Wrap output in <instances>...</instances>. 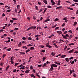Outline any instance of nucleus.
Instances as JSON below:
<instances>
[{"instance_id": "29", "label": "nucleus", "mask_w": 78, "mask_h": 78, "mask_svg": "<svg viewBox=\"0 0 78 78\" xmlns=\"http://www.w3.org/2000/svg\"><path fill=\"white\" fill-rule=\"evenodd\" d=\"M20 70H22H22H23V69H25V67H20Z\"/></svg>"}, {"instance_id": "42", "label": "nucleus", "mask_w": 78, "mask_h": 78, "mask_svg": "<svg viewBox=\"0 0 78 78\" xmlns=\"http://www.w3.org/2000/svg\"><path fill=\"white\" fill-rule=\"evenodd\" d=\"M12 20H17V19L15 18H12Z\"/></svg>"}, {"instance_id": "2", "label": "nucleus", "mask_w": 78, "mask_h": 78, "mask_svg": "<svg viewBox=\"0 0 78 78\" xmlns=\"http://www.w3.org/2000/svg\"><path fill=\"white\" fill-rule=\"evenodd\" d=\"M51 68H50V69L51 70V71H53V70L54 69L53 68V66H52V64L51 65Z\"/></svg>"}, {"instance_id": "60", "label": "nucleus", "mask_w": 78, "mask_h": 78, "mask_svg": "<svg viewBox=\"0 0 78 78\" xmlns=\"http://www.w3.org/2000/svg\"><path fill=\"white\" fill-rule=\"evenodd\" d=\"M48 45H49V43L48 42V43H47L46 47H47V46H48Z\"/></svg>"}, {"instance_id": "10", "label": "nucleus", "mask_w": 78, "mask_h": 78, "mask_svg": "<svg viewBox=\"0 0 78 78\" xmlns=\"http://www.w3.org/2000/svg\"><path fill=\"white\" fill-rule=\"evenodd\" d=\"M30 76H31V77H33V78H36V76H34V74H31L30 75Z\"/></svg>"}, {"instance_id": "18", "label": "nucleus", "mask_w": 78, "mask_h": 78, "mask_svg": "<svg viewBox=\"0 0 78 78\" xmlns=\"http://www.w3.org/2000/svg\"><path fill=\"white\" fill-rule=\"evenodd\" d=\"M55 54H56L55 53H54V52H51V55H52V56H55Z\"/></svg>"}, {"instance_id": "41", "label": "nucleus", "mask_w": 78, "mask_h": 78, "mask_svg": "<svg viewBox=\"0 0 78 78\" xmlns=\"http://www.w3.org/2000/svg\"><path fill=\"white\" fill-rule=\"evenodd\" d=\"M30 50H32L33 49H34V48L33 47H31L30 48Z\"/></svg>"}, {"instance_id": "15", "label": "nucleus", "mask_w": 78, "mask_h": 78, "mask_svg": "<svg viewBox=\"0 0 78 78\" xmlns=\"http://www.w3.org/2000/svg\"><path fill=\"white\" fill-rule=\"evenodd\" d=\"M65 60L66 62H69V58H66Z\"/></svg>"}, {"instance_id": "47", "label": "nucleus", "mask_w": 78, "mask_h": 78, "mask_svg": "<svg viewBox=\"0 0 78 78\" xmlns=\"http://www.w3.org/2000/svg\"><path fill=\"white\" fill-rule=\"evenodd\" d=\"M36 75L37 76L39 77V78H41V77H40V76H39V74H36Z\"/></svg>"}, {"instance_id": "58", "label": "nucleus", "mask_w": 78, "mask_h": 78, "mask_svg": "<svg viewBox=\"0 0 78 78\" xmlns=\"http://www.w3.org/2000/svg\"><path fill=\"white\" fill-rule=\"evenodd\" d=\"M11 50V48H9L7 49V51H10V50Z\"/></svg>"}, {"instance_id": "26", "label": "nucleus", "mask_w": 78, "mask_h": 78, "mask_svg": "<svg viewBox=\"0 0 78 78\" xmlns=\"http://www.w3.org/2000/svg\"><path fill=\"white\" fill-rule=\"evenodd\" d=\"M20 54H22V55H25V53L23 52H20Z\"/></svg>"}, {"instance_id": "9", "label": "nucleus", "mask_w": 78, "mask_h": 78, "mask_svg": "<svg viewBox=\"0 0 78 78\" xmlns=\"http://www.w3.org/2000/svg\"><path fill=\"white\" fill-rule=\"evenodd\" d=\"M52 66L54 67H58V66L55 64H52Z\"/></svg>"}, {"instance_id": "21", "label": "nucleus", "mask_w": 78, "mask_h": 78, "mask_svg": "<svg viewBox=\"0 0 78 78\" xmlns=\"http://www.w3.org/2000/svg\"><path fill=\"white\" fill-rule=\"evenodd\" d=\"M76 76H77V75L76 74L73 73V76H74V77H76Z\"/></svg>"}, {"instance_id": "25", "label": "nucleus", "mask_w": 78, "mask_h": 78, "mask_svg": "<svg viewBox=\"0 0 78 78\" xmlns=\"http://www.w3.org/2000/svg\"><path fill=\"white\" fill-rule=\"evenodd\" d=\"M59 27H55V31H56V30H58V29H59Z\"/></svg>"}, {"instance_id": "36", "label": "nucleus", "mask_w": 78, "mask_h": 78, "mask_svg": "<svg viewBox=\"0 0 78 78\" xmlns=\"http://www.w3.org/2000/svg\"><path fill=\"white\" fill-rule=\"evenodd\" d=\"M30 51V50L28 49L26 51V53H28V52H29Z\"/></svg>"}, {"instance_id": "49", "label": "nucleus", "mask_w": 78, "mask_h": 78, "mask_svg": "<svg viewBox=\"0 0 78 78\" xmlns=\"http://www.w3.org/2000/svg\"><path fill=\"white\" fill-rule=\"evenodd\" d=\"M41 51L42 52H43V53H45V50H42Z\"/></svg>"}, {"instance_id": "51", "label": "nucleus", "mask_w": 78, "mask_h": 78, "mask_svg": "<svg viewBox=\"0 0 78 78\" xmlns=\"http://www.w3.org/2000/svg\"><path fill=\"white\" fill-rule=\"evenodd\" d=\"M10 22L11 23H13V22H14V20H10Z\"/></svg>"}, {"instance_id": "16", "label": "nucleus", "mask_w": 78, "mask_h": 78, "mask_svg": "<svg viewBox=\"0 0 78 78\" xmlns=\"http://www.w3.org/2000/svg\"><path fill=\"white\" fill-rule=\"evenodd\" d=\"M66 56V55H62L61 56V57L62 58H65Z\"/></svg>"}, {"instance_id": "43", "label": "nucleus", "mask_w": 78, "mask_h": 78, "mask_svg": "<svg viewBox=\"0 0 78 78\" xmlns=\"http://www.w3.org/2000/svg\"><path fill=\"white\" fill-rule=\"evenodd\" d=\"M26 37H23L22 38V39H23V40H26Z\"/></svg>"}, {"instance_id": "7", "label": "nucleus", "mask_w": 78, "mask_h": 78, "mask_svg": "<svg viewBox=\"0 0 78 78\" xmlns=\"http://www.w3.org/2000/svg\"><path fill=\"white\" fill-rule=\"evenodd\" d=\"M74 51V49H73L72 50H71L68 51V53H71L73 52Z\"/></svg>"}, {"instance_id": "64", "label": "nucleus", "mask_w": 78, "mask_h": 78, "mask_svg": "<svg viewBox=\"0 0 78 78\" xmlns=\"http://www.w3.org/2000/svg\"><path fill=\"white\" fill-rule=\"evenodd\" d=\"M11 10H8L6 11V12H10Z\"/></svg>"}, {"instance_id": "30", "label": "nucleus", "mask_w": 78, "mask_h": 78, "mask_svg": "<svg viewBox=\"0 0 78 78\" xmlns=\"http://www.w3.org/2000/svg\"><path fill=\"white\" fill-rule=\"evenodd\" d=\"M11 41L10 40H8L7 41H5L4 42H6V43H8L9 42H10Z\"/></svg>"}, {"instance_id": "1", "label": "nucleus", "mask_w": 78, "mask_h": 78, "mask_svg": "<svg viewBox=\"0 0 78 78\" xmlns=\"http://www.w3.org/2000/svg\"><path fill=\"white\" fill-rule=\"evenodd\" d=\"M62 36L64 39H67V37H69V35L68 34H66L65 35L62 34Z\"/></svg>"}, {"instance_id": "4", "label": "nucleus", "mask_w": 78, "mask_h": 78, "mask_svg": "<svg viewBox=\"0 0 78 78\" xmlns=\"http://www.w3.org/2000/svg\"><path fill=\"white\" fill-rule=\"evenodd\" d=\"M57 33H58V34H62V32H61V31H58L57 32Z\"/></svg>"}, {"instance_id": "38", "label": "nucleus", "mask_w": 78, "mask_h": 78, "mask_svg": "<svg viewBox=\"0 0 78 78\" xmlns=\"http://www.w3.org/2000/svg\"><path fill=\"white\" fill-rule=\"evenodd\" d=\"M32 39L31 38V37H29L28 39V40H29V41H31V40H32Z\"/></svg>"}, {"instance_id": "50", "label": "nucleus", "mask_w": 78, "mask_h": 78, "mask_svg": "<svg viewBox=\"0 0 78 78\" xmlns=\"http://www.w3.org/2000/svg\"><path fill=\"white\" fill-rule=\"evenodd\" d=\"M73 2H78V0H73Z\"/></svg>"}, {"instance_id": "46", "label": "nucleus", "mask_w": 78, "mask_h": 78, "mask_svg": "<svg viewBox=\"0 0 78 78\" xmlns=\"http://www.w3.org/2000/svg\"><path fill=\"white\" fill-rule=\"evenodd\" d=\"M47 47H48L49 48H51V47H51V46H50V45H48Z\"/></svg>"}, {"instance_id": "6", "label": "nucleus", "mask_w": 78, "mask_h": 78, "mask_svg": "<svg viewBox=\"0 0 78 78\" xmlns=\"http://www.w3.org/2000/svg\"><path fill=\"white\" fill-rule=\"evenodd\" d=\"M60 3H61V0H59L58 1L57 5L59 6L61 5Z\"/></svg>"}, {"instance_id": "33", "label": "nucleus", "mask_w": 78, "mask_h": 78, "mask_svg": "<svg viewBox=\"0 0 78 78\" xmlns=\"http://www.w3.org/2000/svg\"><path fill=\"white\" fill-rule=\"evenodd\" d=\"M67 48V46H65L64 48V49L63 50H66V49Z\"/></svg>"}, {"instance_id": "40", "label": "nucleus", "mask_w": 78, "mask_h": 78, "mask_svg": "<svg viewBox=\"0 0 78 78\" xmlns=\"http://www.w3.org/2000/svg\"><path fill=\"white\" fill-rule=\"evenodd\" d=\"M33 19H34V20H36V16H33Z\"/></svg>"}, {"instance_id": "14", "label": "nucleus", "mask_w": 78, "mask_h": 78, "mask_svg": "<svg viewBox=\"0 0 78 78\" xmlns=\"http://www.w3.org/2000/svg\"><path fill=\"white\" fill-rule=\"evenodd\" d=\"M55 46V47H56V48H58V45H56V43H54L53 44Z\"/></svg>"}, {"instance_id": "62", "label": "nucleus", "mask_w": 78, "mask_h": 78, "mask_svg": "<svg viewBox=\"0 0 78 78\" xmlns=\"http://www.w3.org/2000/svg\"><path fill=\"white\" fill-rule=\"evenodd\" d=\"M76 14H78V10H77L76 11Z\"/></svg>"}, {"instance_id": "39", "label": "nucleus", "mask_w": 78, "mask_h": 78, "mask_svg": "<svg viewBox=\"0 0 78 78\" xmlns=\"http://www.w3.org/2000/svg\"><path fill=\"white\" fill-rule=\"evenodd\" d=\"M40 47H41V48H44L45 47V46H44L43 45H41L40 46Z\"/></svg>"}, {"instance_id": "20", "label": "nucleus", "mask_w": 78, "mask_h": 78, "mask_svg": "<svg viewBox=\"0 0 78 78\" xmlns=\"http://www.w3.org/2000/svg\"><path fill=\"white\" fill-rule=\"evenodd\" d=\"M22 45V43H21V42H20L19 43V44H18V47H20V45Z\"/></svg>"}, {"instance_id": "27", "label": "nucleus", "mask_w": 78, "mask_h": 78, "mask_svg": "<svg viewBox=\"0 0 78 78\" xmlns=\"http://www.w3.org/2000/svg\"><path fill=\"white\" fill-rule=\"evenodd\" d=\"M70 62V63H71V64H74V61H73L72 62V61H71Z\"/></svg>"}, {"instance_id": "23", "label": "nucleus", "mask_w": 78, "mask_h": 78, "mask_svg": "<svg viewBox=\"0 0 78 78\" xmlns=\"http://www.w3.org/2000/svg\"><path fill=\"white\" fill-rule=\"evenodd\" d=\"M47 59V57L45 56L42 59L43 60H45V59Z\"/></svg>"}, {"instance_id": "54", "label": "nucleus", "mask_w": 78, "mask_h": 78, "mask_svg": "<svg viewBox=\"0 0 78 78\" xmlns=\"http://www.w3.org/2000/svg\"><path fill=\"white\" fill-rule=\"evenodd\" d=\"M51 4H52V6H53V5H55V2H54L53 3H52Z\"/></svg>"}, {"instance_id": "45", "label": "nucleus", "mask_w": 78, "mask_h": 78, "mask_svg": "<svg viewBox=\"0 0 78 78\" xmlns=\"http://www.w3.org/2000/svg\"><path fill=\"white\" fill-rule=\"evenodd\" d=\"M36 28V27L35 26H33V29L34 30H35Z\"/></svg>"}, {"instance_id": "35", "label": "nucleus", "mask_w": 78, "mask_h": 78, "mask_svg": "<svg viewBox=\"0 0 78 78\" xmlns=\"http://www.w3.org/2000/svg\"><path fill=\"white\" fill-rule=\"evenodd\" d=\"M22 66H23V64H21L20 66H17V67L18 68L19 67H22Z\"/></svg>"}, {"instance_id": "8", "label": "nucleus", "mask_w": 78, "mask_h": 78, "mask_svg": "<svg viewBox=\"0 0 78 78\" xmlns=\"http://www.w3.org/2000/svg\"><path fill=\"white\" fill-rule=\"evenodd\" d=\"M30 70H29V69H28L27 70H26L25 71V73H29V72H30Z\"/></svg>"}, {"instance_id": "34", "label": "nucleus", "mask_w": 78, "mask_h": 78, "mask_svg": "<svg viewBox=\"0 0 78 78\" xmlns=\"http://www.w3.org/2000/svg\"><path fill=\"white\" fill-rule=\"evenodd\" d=\"M38 4L41 6L42 5V3L41 2H38Z\"/></svg>"}, {"instance_id": "53", "label": "nucleus", "mask_w": 78, "mask_h": 78, "mask_svg": "<svg viewBox=\"0 0 78 78\" xmlns=\"http://www.w3.org/2000/svg\"><path fill=\"white\" fill-rule=\"evenodd\" d=\"M47 64H50V62H48V61H47L46 62Z\"/></svg>"}, {"instance_id": "24", "label": "nucleus", "mask_w": 78, "mask_h": 78, "mask_svg": "<svg viewBox=\"0 0 78 78\" xmlns=\"http://www.w3.org/2000/svg\"><path fill=\"white\" fill-rule=\"evenodd\" d=\"M67 19H68V18L67 17H65L63 18L62 20H67Z\"/></svg>"}, {"instance_id": "44", "label": "nucleus", "mask_w": 78, "mask_h": 78, "mask_svg": "<svg viewBox=\"0 0 78 78\" xmlns=\"http://www.w3.org/2000/svg\"><path fill=\"white\" fill-rule=\"evenodd\" d=\"M30 69H31V70H33V66H30Z\"/></svg>"}, {"instance_id": "22", "label": "nucleus", "mask_w": 78, "mask_h": 78, "mask_svg": "<svg viewBox=\"0 0 78 78\" xmlns=\"http://www.w3.org/2000/svg\"><path fill=\"white\" fill-rule=\"evenodd\" d=\"M59 20V19L56 18L54 20L55 22H56L57 21H58Z\"/></svg>"}, {"instance_id": "55", "label": "nucleus", "mask_w": 78, "mask_h": 78, "mask_svg": "<svg viewBox=\"0 0 78 78\" xmlns=\"http://www.w3.org/2000/svg\"><path fill=\"white\" fill-rule=\"evenodd\" d=\"M11 62V63L12 64H14V62L13 61H10Z\"/></svg>"}, {"instance_id": "48", "label": "nucleus", "mask_w": 78, "mask_h": 78, "mask_svg": "<svg viewBox=\"0 0 78 78\" xmlns=\"http://www.w3.org/2000/svg\"><path fill=\"white\" fill-rule=\"evenodd\" d=\"M13 58V56H12V57H11V58H10V60H11V61H13V59H12Z\"/></svg>"}, {"instance_id": "59", "label": "nucleus", "mask_w": 78, "mask_h": 78, "mask_svg": "<svg viewBox=\"0 0 78 78\" xmlns=\"http://www.w3.org/2000/svg\"><path fill=\"white\" fill-rule=\"evenodd\" d=\"M66 33H67V31H65L64 33L63 34H66Z\"/></svg>"}, {"instance_id": "28", "label": "nucleus", "mask_w": 78, "mask_h": 78, "mask_svg": "<svg viewBox=\"0 0 78 78\" xmlns=\"http://www.w3.org/2000/svg\"><path fill=\"white\" fill-rule=\"evenodd\" d=\"M47 66V63H44L43 65L42 66V67H45V66Z\"/></svg>"}, {"instance_id": "13", "label": "nucleus", "mask_w": 78, "mask_h": 78, "mask_svg": "<svg viewBox=\"0 0 78 78\" xmlns=\"http://www.w3.org/2000/svg\"><path fill=\"white\" fill-rule=\"evenodd\" d=\"M54 63L57 65H60V63H58L57 62H54Z\"/></svg>"}, {"instance_id": "12", "label": "nucleus", "mask_w": 78, "mask_h": 78, "mask_svg": "<svg viewBox=\"0 0 78 78\" xmlns=\"http://www.w3.org/2000/svg\"><path fill=\"white\" fill-rule=\"evenodd\" d=\"M43 2L45 4H47V1L46 0H43Z\"/></svg>"}, {"instance_id": "63", "label": "nucleus", "mask_w": 78, "mask_h": 78, "mask_svg": "<svg viewBox=\"0 0 78 78\" xmlns=\"http://www.w3.org/2000/svg\"><path fill=\"white\" fill-rule=\"evenodd\" d=\"M37 67H42V65H38Z\"/></svg>"}, {"instance_id": "5", "label": "nucleus", "mask_w": 78, "mask_h": 78, "mask_svg": "<svg viewBox=\"0 0 78 78\" xmlns=\"http://www.w3.org/2000/svg\"><path fill=\"white\" fill-rule=\"evenodd\" d=\"M62 8V6H60L56 8V9H61Z\"/></svg>"}, {"instance_id": "11", "label": "nucleus", "mask_w": 78, "mask_h": 78, "mask_svg": "<svg viewBox=\"0 0 78 78\" xmlns=\"http://www.w3.org/2000/svg\"><path fill=\"white\" fill-rule=\"evenodd\" d=\"M67 9H70V10H73V8H70V7H67Z\"/></svg>"}, {"instance_id": "32", "label": "nucleus", "mask_w": 78, "mask_h": 78, "mask_svg": "<svg viewBox=\"0 0 78 78\" xmlns=\"http://www.w3.org/2000/svg\"><path fill=\"white\" fill-rule=\"evenodd\" d=\"M77 22H75L74 23V26H75L76 25H77Z\"/></svg>"}, {"instance_id": "3", "label": "nucleus", "mask_w": 78, "mask_h": 78, "mask_svg": "<svg viewBox=\"0 0 78 78\" xmlns=\"http://www.w3.org/2000/svg\"><path fill=\"white\" fill-rule=\"evenodd\" d=\"M61 42H65L63 40L60 39L59 40V42L58 43V44H60V43H61Z\"/></svg>"}, {"instance_id": "19", "label": "nucleus", "mask_w": 78, "mask_h": 78, "mask_svg": "<svg viewBox=\"0 0 78 78\" xmlns=\"http://www.w3.org/2000/svg\"><path fill=\"white\" fill-rule=\"evenodd\" d=\"M9 66H8L5 69V70L6 71V70H8V69H9Z\"/></svg>"}, {"instance_id": "56", "label": "nucleus", "mask_w": 78, "mask_h": 78, "mask_svg": "<svg viewBox=\"0 0 78 78\" xmlns=\"http://www.w3.org/2000/svg\"><path fill=\"white\" fill-rule=\"evenodd\" d=\"M68 33H72V31L71 30H69L68 31Z\"/></svg>"}, {"instance_id": "31", "label": "nucleus", "mask_w": 78, "mask_h": 78, "mask_svg": "<svg viewBox=\"0 0 78 78\" xmlns=\"http://www.w3.org/2000/svg\"><path fill=\"white\" fill-rule=\"evenodd\" d=\"M6 56V54H3L2 56V58H5Z\"/></svg>"}, {"instance_id": "37", "label": "nucleus", "mask_w": 78, "mask_h": 78, "mask_svg": "<svg viewBox=\"0 0 78 78\" xmlns=\"http://www.w3.org/2000/svg\"><path fill=\"white\" fill-rule=\"evenodd\" d=\"M69 37V39H71V38H72V37H73L72 35H70V36H69V37Z\"/></svg>"}, {"instance_id": "52", "label": "nucleus", "mask_w": 78, "mask_h": 78, "mask_svg": "<svg viewBox=\"0 0 78 78\" xmlns=\"http://www.w3.org/2000/svg\"><path fill=\"white\" fill-rule=\"evenodd\" d=\"M13 33V34L14 36L15 35H16V32H13L12 33Z\"/></svg>"}, {"instance_id": "17", "label": "nucleus", "mask_w": 78, "mask_h": 78, "mask_svg": "<svg viewBox=\"0 0 78 78\" xmlns=\"http://www.w3.org/2000/svg\"><path fill=\"white\" fill-rule=\"evenodd\" d=\"M50 19H47L45 20H44V22H48V21H50Z\"/></svg>"}, {"instance_id": "61", "label": "nucleus", "mask_w": 78, "mask_h": 78, "mask_svg": "<svg viewBox=\"0 0 78 78\" xmlns=\"http://www.w3.org/2000/svg\"><path fill=\"white\" fill-rule=\"evenodd\" d=\"M3 30H3V29H2V30H0V33H1L3 31Z\"/></svg>"}, {"instance_id": "57", "label": "nucleus", "mask_w": 78, "mask_h": 78, "mask_svg": "<svg viewBox=\"0 0 78 78\" xmlns=\"http://www.w3.org/2000/svg\"><path fill=\"white\" fill-rule=\"evenodd\" d=\"M70 74H72V70H71L70 71Z\"/></svg>"}]
</instances>
